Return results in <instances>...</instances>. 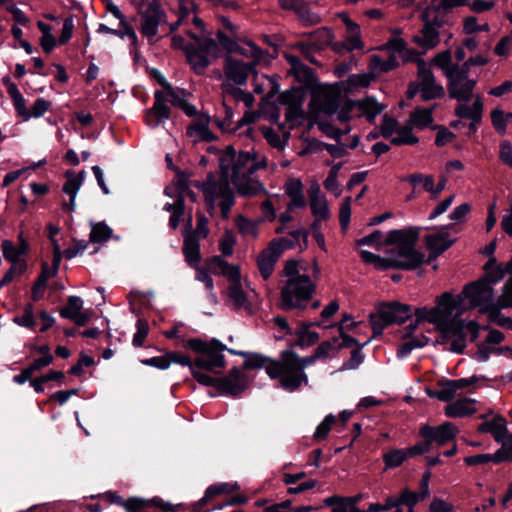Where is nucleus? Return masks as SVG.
I'll return each mask as SVG.
<instances>
[{
    "label": "nucleus",
    "instance_id": "4468645a",
    "mask_svg": "<svg viewBox=\"0 0 512 512\" xmlns=\"http://www.w3.org/2000/svg\"><path fill=\"white\" fill-rule=\"evenodd\" d=\"M460 295H463V303L468 300L470 307H478L481 312L490 313V316L495 317V298L492 286L487 281L466 285Z\"/></svg>",
    "mask_w": 512,
    "mask_h": 512
},
{
    "label": "nucleus",
    "instance_id": "20e7f679",
    "mask_svg": "<svg viewBox=\"0 0 512 512\" xmlns=\"http://www.w3.org/2000/svg\"><path fill=\"white\" fill-rule=\"evenodd\" d=\"M282 277L280 305L283 309L299 308L311 298L315 285L302 264L295 260L287 261Z\"/></svg>",
    "mask_w": 512,
    "mask_h": 512
},
{
    "label": "nucleus",
    "instance_id": "aec40b11",
    "mask_svg": "<svg viewBox=\"0 0 512 512\" xmlns=\"http://www.w3.org/2000/svg\"><path fill=\"white\" fill-rule=\"evenodd\" d=\"M448 78L449 96L459 102H468L476 85V80L470 79L465 69L455 70Z\"/></svg>",
    "mask_w": 512,
    "mask_h": 512
},
{
    "label": "nucleus",
    "instance_id": "f03ea898",
    "mask_svg": "<svg viewBox=\"0 0 512 512\" xmlns=\"http://www.w3.org/2000/svg\"><path fill=\"white\" fill-rule=\"evenodd\" d=\"M186 348L192 350L199 356L192 361L190 357L181 352H168V359L171 363L188 366L193 378L201 385L213 387L217 395H224V375L216 371L217 368H224V344L217 339L203 340L191 338L186 342Z\"/></svg>",
    "mask_w": 512,
    "mask_h": 512
},
{
    "label": "nucleus",
    "instance_id": "f8f14e48",
    "mask_svg": "<svg viewBox=\"0 0 512 512\" xmlns=\"http://www.w3.org/2000/svg\"><path fill=\"white\" fill-rule=\"evenodd\" d=\"M191 183L203 192L207 210H214L217 201L221 217L224 218V156L219 158L218 178L213 172H209L205 181L195 180Z\"/></svg>",
    "mask_w": 512,
    "mask_h": 512
},
{
    "label": "nucleus",
    "instance_id": "603ef678",
    "mask_svg": "<svg viewBox=\"0 0 512 512\" xmlns=\"http://www.w3.org/2000/svg\"><path fill=\"white\" fill-rule=\"evenodd\" d=\"M361 259L367 263L374 265L377 269L385 270L389 269L388 266V257H381L367 250H361L360 252Z\"/></svg>",
    "mask_w": 512,
    "mask_h": 512
},
{
    "label": "nucleus",
    "instance_id": "5fc2aeb1",
    "mask_svg": "<svg viewBox=\"0 0 512 512\" xmlns=\"http://www.w3.org/2000/svg\"><path fill=\"white\" fill-rule=\"evenodd\" d=\"M51 105L50 101L44 98H37L31 109L28 110L27 120L42 117L51 108Z\"/></svg>",
    "mask_w": 512,
    "mask_h": 512
},
{
    "label": "nucleus",
    "instance_id": "412c9836",
    "mask_svg": "<svg viewBox=\"0 0 512 512\" xmlns=\"http://www.w3.org/2000/svg\"><path fill=\"white\" fill-rule=\"evenodd\" d=\"M220 255L207 259L205 266L197 269V279L205 284L207 290L213 289L211 274L224 275V235L218 238Z\"/></svg>",
    "mask_w": 512,
    "mask_h": 512
},
{
    "label": "nucleus",
    "instance_id": "a878e982",
    "mask_svg": "<svg viewBox=\"0 0 512 512\" xmlns=\"http://www.w3.org/2000/svg\"><path fill=\"white\" fill-rule=\"evenodd\" d=\"M210 117L201 115L195 118L186 129V136L193 139V143L212 142L217 137L209 128Z\"/></svg>",
    "mask_w": 512,
    "mask_h": 512
},
{
    "label": "nucleus",
    "instance_id": "09e8293b",
    "mask_svg": "<svg viewBox=\"0 0 512 512\" xmlns=\"http://www.w3.org/2000/svg\"><path fill=\"white\" fill-rule=\"evenodd\" d=\"M1 251L4 259L10 264H15L17 259L22 258L23 256L19 253L18 247L16 244L9 239H5L1 242Z\"/></svg>",
    "mask_w": 512,
    "mask_h": 512
},
{
    "label": "nucleus",
    "instance_id": "338daca9",
    "mask_svg": "<svg viewBox=\"0 0 512 512\" xmlns=\"http://www.w3.org/2000/svg\"><path fill=\"white\" fill-rule=\"evenodd\" d=\"M351 217V198L347 197L343 200L340 211H339V221L343 229H346L349 225Z\"/></svg>",
    "mask_w": 512,
    "mask_h": 512
},
{
    "label": "nucleus",
    "instance_id": "37998d69",
    "mask_svg": "<svg viewBox=\"0 0 512 512\" xmlns=\"http://www.w3.org/2000/svg\"><path fill=\"white\" fill-rule=\"evenodd\" d=\"M226 350L232 354L243 356L244 357L243 365L245 368H248V369L262 368L264 366L267 368V366L271 363V362H269L266 365L267 359L264 358L263 356H261L260 354H249V353H245L243 351H236V350L227 349V348H226Z\"/></svg>",
    "mask_w": 512,
    "mask_h": 512
},
{
    "label": "nucleus",
    "instance_id": "7ed1b4c3",
    "mask_svg": "<svg viewBox=\"0 0 512 512\" xmlns=\"http://www.w3.org/2000/svg\"><path fill=\"white\" fill-rule=\"evenodd\" d=\"M216 35L217 41L210 36L197 35L188 31V36L193 40L192 43L186 42L181 35H174L171 46L173 49L182 50L192 70L202 75L212 60L221 57V48H224V29L219 28Z\"/></svg>",
    "mask_w": 512,
    "mask_h": 512
},
{
    "label": "nucleus",
    "instance_id": "864d4df0",
    "mask_svg": "<svg viewBox=\"0 0 512 512\" xmlns=\"http://www.w3.org/2000/svg\"><path fill=\"white\" fill-rule=\"evenodd\" d=\"M339 169V166L332 167L326 180L324 181L325 189L331 192L335 197H339L342 192L337 181Z\"/></svg>",
    "mask_w": 512,
    "mask_h": 512
},
{
    "label": "nucleus",
    "instance_id": "2eb2a0df",
    "mask_svg": "<svg viewBox=\"0 0 512 512\" xmlns=\"http://www.w3.org/2000/svg\"><path fill=\"white\" fill-rule=\"evenodd\" d=\"M412 310L408 305L392 302L382 304L377 312L371 315V325L374 335L380 334L383 328L394 323H401L411 316Z\"/></svg>",
    "mask_w": 512,
    "mask_h": 512
},
{
    "label": "nucleus",
    "instance_id": "2f4dec72",
    "mask_svg": "<svg viewBox=\"0 0 512 512\" xmlns=\"http://www.w3.org/2000/svg\"><path fill=\"white\" fill-rule=\"evenodd\" d=\"M278 2L283 9L294 11L306 24L320 22V17L312 13L303 0H278Z\"/></svg>",
    "mask_w": 512,
    "mask_h": 512
},
{
    "label": "nucleus",
    "instance_id": "a19ab883",
    "mask_svg": "<svg viewBox=\"0 0 512 512\" xmlns=\"http://www.w3.org/2000/svg\"><path fill=\"white\" fill-rule=\"evenodd\" d=\"M112 233L113 230L105 222H98L92 226L89 240L92 243H103L111 238Z\"/></svg>",
    "mask_w": 512,
    "mask_h": 512
},
{
    "label": "nucleus",
    "instance_id": "3c124183",
    "mask_svg": "<svg viewBox=\"0 0 512 512\" xmlns=\"http://www.w3.org/2000/svg\"><path fill=\"white\" fill-rule=\"evenodd\" d=\"M396 132L397 136L391 140L395 145H411L418 142V138L412 133V127L398 128Z\"/></svg>",
    "mask_w": 512,
    "mask_h": 512
},
{
    "label": "nucleus",
    "instance_id": "393cba45",
    "mask_svg": "<svg viewBox=\"0 0 512 512\" xmlns=\"http://www.w3.org/2000/svg\"><path fill=\"white\" fill-rule=\"evenodd\" d=\"M224 494V483H216L209 486L204 496L191 503L188 507L191 512H210L216 509H221L222 504L216 501V498Z\"/></svg>",
    "mask_w": 512,
    "mask_h": 512
},
{
    "label": "nucleus",
    "instance_id": "de8ad7c7",
    "mask_svg": "<svg viewBox=\"0 0 512 512\" xmlns=\"http://www.w3.org/2000/svg\"><path fill=\"white\" fill-rule=\"evenodd\" d=\"M311 41L316 48H322L332 43L334 33L330 28H321L310 34Z\"/></svg>",
    "mask_w": 512,
    "mask_h": 512
},
{
    "label": "nucleus",
    "instance_id": "4d7b16f0",
    "mask_svg": "<svg viewBox=\"0 0 512 512\" xmlns=\"http://www.w3.org/2000/svg\"><path fill=\"white\" fill-rule=\"evenodd\" d=\"M137 331L133 336L132 344L134 347H142L144 341L149 333V325L148 322L144 319H138L136 322Z\"/></svg>",
    "mask_w": 512,
    "mask_h": 512
},
{
    "label": "nucleus",
    "instance_id": "13d9d810",
    "mask_svg": "<svg viewBox=\"0 0 512 512\" xmlns=\"http://www.w3.org/2000/svg\"><path fill=\"white\" fill-rule=\"evenodd\" d=\"M437 387L440 391V401L450 402L457 394L455 387L449 379L439 380Z\"/></svg>",
    "mask_w": 512,
    "mask_h": 512
},
{
    "label": "nucleus",
    "instance_id": "9b49d317",
    "mask_svg": "<svg viewBox=\"0 0 512 512\" xmlns=\"http://www.w3.org/2000/svg\"><path fill=\"white\" fill-rule=\"evenodd\" d=\"M417 80L409 85L407 96L413 98L416 94L424 101L439 98L444 95V87L437 83L430 66L417 57Z\"/></svg>",
    "mask_w": 512,
    "mask_h": 512
},
{
    "label": "nucleus",
    "instance_id": "f704fd0d",
    "mask_svg": "<svg viewBox=\"0 0 512 512\" xmlns=\"http://www.w3.org/2000/svg\"><path fill=\"white\" fill-rule=\"evenodd\" d=\"M64 176L66 181L62 186V191L67 194L69 198L77 197V193L86 176L85 170H81L77 175L73 170H67Z\"/></svg>",
    "mask_w": 512,
    "mask_h": 512
},
{
    "label": "nucleus",
    "instance_id": "b1692460",
    "mask_svg": "<svg viewBox=\"0 0 512 512\" xmlns=\"http://www.w3.org/2000/svg\"><path fill=\"white\" fill-rule=\"evenodd\" d=\"M308 197L311 213L316 221L328 220L331 216L328 201L317 182L310 184L308 189Z\"/></svg>",
    "mask_w": 512,
    "mask_h": 512
},
{
    "label": "nucleus",
    "instance_id": "f3484780",
    "mask_svg": "<svg viewBox=\"0 0 512 512\" xmlns=\"http://www.w3.org/2000/svg\"><path fill=\"white\" fill-rule=\"evenodd\" d=\"M293 246L292 240L278 238L273 240L267 249L258 257V268L264 279H268L274 271L275 264L280 255Z\"/></svg>",
    "mask_w": 512,
    "mask_h": 512
},
{
    "label": "nucleus",
    "instance_id": "49530a36",
    "mask_svg": "<svg viewBox=\"0 0 512 512\" xmlns=\"http://www.w3.org/2000/svg\"><path fill=\"white\" fill-rule=\"evenodd\" d=\"M310 325L311 324H303L296 331L298 344L302 347L310 346L319 339L318 333L309 329Z\"/></svg>",
    "mask_w": 512,
    "mask_h": 512
},
{
    "label": "nucleus",
    "instance_id": "a211bd4d",
    "mask_svg": "<svg viewBox=\"0 0 512 512\" xmlns=\"http://www.w3.org/2000/svg\"><path fill=\"white\" fill-rule=\"evenodd\" d=\"M384 109V105L369 97L356 102L346 101L344 104V110L337 113L336 118L345 122L352 117L348 115V113L351 112L356 116H364L369 122H372Z\"/></svg>",
    "mask_w": 512,
    "mask_h": 512
},
{
    "label": "nucleus",
    "instance_id": "774afa93",
    "mask_svg": "<svg viewBox=\"0 0 512 512\" xmlns=\"http://www.w3.org/2000/svg\"><path fill=\"white\" fill-rule=\"evenodd\" d=\"M335 422V416L332 414L327 415L324 420L316 428L314 437L316 439H324L329 433L332 424Z\"/></svg>",
    "mask_w": 512,
    "mask_h": 512
},
{
    "label": "nucleus",
    "instance_id": "1a4fd4ad",
    "mask_svg": "<svg viewBox=\"0 0 512 512\" xmlns=\"http://www.w3.org/2000/svg\"><path fill=\"white\" fill-rule=\"evenodd\" d=\"M190 93L183 88H174L172 90H156L154 92V103L153 106L145 111L144 120L145 123L155 128L160 125L161 122L167 119H177V115H172L170 107L167 102H170L172 106L181 108L186 101L187 96Z\"/></svg>",
    "mask_w": 512,
    "mask_h": 512
},
{
    "label": "nucleus",
    "instance_id": "0e129e2a",
    "mask_svg": "<svg viewBox=\"0 0 512 512\" xmlns=\"http://www.w3.org/2000/svg\"><path fill=\"white\" fill-rule=\"evenodd\" d=\"M407 180L415 187L421 184L426 191L433 190V177L430 175L416 173L408 176Z\"/></svg>",
    "mask_w": 512,
    "mask_h": 512
},
{
    "label": "nucleus",
    "instance_id": "58836bf2",
    "mask_svg": "<svg viewBox=\"0 0 512 512\" xmlns=\"http://www.w3.org/2000/svg\"><path fill=\"white\" fill-rule=\"evenodd\" d=\"M433 63L443 71L446 77L453 74L455 70L461 69L458 65L451 63V53L448 50L438 53L433 58Z\"/></svg>",
    "mask_w": 512,
    "mask_h": 512
},
{
    "label": "nucleus",
    "instance_id": "6ab92c4d",
    "mask_svg": "<svg viewBox=\"0 0 512 512\" xmlns=\"http://www.w3.org/2000/svg\"><path fill=\"white\" fill-rule=\"evenodd\" d=\"M480 418L483 420L478 427L480 432L489 433L496 442L512 447V433L508 431L507 421L504 417L490 411L487 414L481 415Z\"/></svg>",
    "mask_w": 512,
    "mask_h": 512
},
{
    "label": "nucleus",
    "instance_id": "bb28decb",
    "mask_svg": "<svg viewBox=\"0 0 512 512\" xmlns=\"http://www.w3.org/2000/svg\"><path fill=\"white\" fill-rule=\"evenodd\" d=\"M226 52H239L241 54L251 53L255 58H259L260 50L252 44H248V48H242L237 41L241 39L240 35H237V27L232 25L226 20Z\"/></svg>",
    "mask_w": 512,
    "mask_h": 512
},
{
    "label": "nucleus",
    "instance_id": "e2e57ef3",
    "mask_svg": "<svg viewBox=\"0 0 512 512\" xmlns=\"http://www.w3.org/2000/svg\"><path fill=\"white\" fill-rule=\"evenodd\" d=\"M140 362L145 366L154 367L159 370H166L170 367L168 353H166L164 356H155L151 358L142 359Z\"/></svg>",
    "mask_w": 512,
    "mask_h": 512
},
{
    "label": "nucleus",
    "instance_id": "8fccbe9b",
    "mask_svg": "<svg viewBox=\"0 0 512 512\" xmlns=\"http://www.w3.org/2000/svg\"><path fill=\"white\" fill-rule=\"evenodd\" d=\"M512 306V279L506 283L502 295L495 299V317L499 316V310Z\"/></svg>",
    "mask_w": 512,
    "mask_h": 512
},
{
    "label": "nucleus",
    "instance_id": "4be33fe9",
    "mask_svg": "<svg viewBox=\"0 0 512 512\" xmlns=\"http://www.w3.org/2000/svg\"><path fill=\"white\" fill-rule=\"evenodd\" d=\"M458 433V428L451 422H444L438 426L424 425L420 428V435L430 442L431 446H443L453 441Z\"/></svg>",
    "mask_w": 512,
    "mask_h": 512
},
{
    "label": "nucleus",
    "instance_id": "c9c22d12",
    "mask_svg": "<svg viewBox=\"0 0 512 512\" xmlns=\"http://www.w3.org/2000/svg\"><path fill=\"white\" fill-rule=\"evenodd\" d=\"M248 385L245 375L237 368L231 369L226 377V394L237 395L242 392Z\"/></svg>",
    "mask_w": 512,
    "mask_h": 512
},
{
    "label": "nucleus",
    "instance_id": "473e14b6",
    "mask_svg": "<svg viewBox=\"0 0 512 512\" xmlns=\"http://www.w3.org/2000/svg\"><path fill=\"white\" fill-rule=\"evenodd\" d=\"M56 277L50 272V266L46 261L41 262V271L31 287V299L38 302L43 299L45 289L50 278Z\"/></svg>",
    "mask_w": 512,
    "mask_h": 512
},
{
    "label": "nucleus",
    "instance_id": "6e6552de",
    "mask_svg": "<svg viewBox=\"0 0 512 512\" xmlns=\"http://www.w3.org/2000/svg\"><path fill=\"white\" fill-rule=\"evenodd\" d=\"M254 290L242 276L240 267L226 264V308L245 315L253 313Z\"/></svg>",
    "mask_w": 512,
    "mask_h": 512
},
{
    "label": "nucleus",
    "instance_id": "a18cd8bd",
    "mask_svg": "<svg viewBox=\"0 0 512 512\" xmlns=\"http://www.w3.org/2000/svg\"><path fill=\"white\" fill-rule=\"evenodd\" d=\"M409 458V452L406 449H393L383 455L386 469L400 466Z\"/></svg>",
    "mask_w": 512,
    "mask_h": 512
},
{
    "label": "nucleus",
    "instance_id": "cd10ccee",
    "mask_svg": "<svg viewBox=\"0 0 512 512\" xmlns=\"http://www.w3.org/2000/svg\"><path fill=\"white\" fill-rule=\"evenodd\" d=\"M477 411L476 400L472 398H459L448 403L444 412L450 418H463Z\"/></svg>",
    "mask_w": 512,
    "mask_h": 512
},
{
    "label": "nucleus",
    "instance_id": "423d86ee",
    "mask_svg": "<svg viewBox=\"0 0 512 512\" xmlns=\"http://www.w3.org/2000/svg\"><path fill=\"white\" fill-rule=\"evenodd\" d=\"M317 359L315 354L301 358L293 351L287 350L282 353L280 361H271L267 366V374L272 379H279L283 389L293 392L302 384L308 383L304 369Z\"/></svg>",
    "mask_w": 512,
    "mask_h": 512
},
{
    "label": "nucleus",
    "instance_id": "680f3d73",
    "mask_svg": "<svg viewBox=\"0 0 512 512\" xmlns=\"http://www.w3.org/2000/svg\"><path fill=\"white\" fill-rule=\"evenodd\" d=\"M74 30V16L70 15L69 17H66L63 21V27L61 34L58 38V43L60 45L67 44L70 39L72 38Z\"/></svg>",
    "mask_w": 512,
    "mask_h": 512
},
{
    "label": "nucleus",
    "instance_id": "72a5a7b5",
    "mask_svg": "<svg viewBox=\"0 0 512 512\" xmlns=\"http://www.w3.org/2000/svg\"><path fill=\"white\" fill-rule=\"evenodd\" d=\"M362 47L363 43L361 40L360 26L357 24L354 27L347 29L344 42L335 44L333 48L335 51L341 52L342 49L353 51L361 49Z\"/></svg>",
    "mask_w": 512,
    "mask_h": 512
},
{
    "label": "nucleus",
    "instance_id": "dca6fc26",
    "mask_svg": "<svg viewBox=\"0 0 512 512\" xmlns=\"http://www.w3.org/2000/svg\"><path fill=\"white\" fill-rule=\"evenodd\" d=\"M138 9L141 17L140 32L152 44L154 43L153 37L158 33L160 23L166 21V13L159 0L149 2L145 10H141V7Z\"/></svg>",
    "mask_w": 512,
    "mask_h": 512
},
{
    "label": "nucleus",
    "instance_id": "c756f323",
    "mask_svg": "<svg viewBox=\"0 0 512 512\" xmlns=\"http://www.w3.org/2000/svg\"><path fill=\"white\" fill-rule=\"evenodd\" d=\"M283 102L287 104L285 118L290 128L299 126L304 117V112L301 108V101L295 99L294 93H286L282 96Z\"/></svg>",
    "mask_w": 512,
    "mask_h": 512
},
{
    "label": "nucleus",
    "instance_id": "4c0bfd02",
    "mask_svg": "<svg viewBox=\"0 0 512 512\" xmlns=\"http://www.w3.org/2000/svg\"><path fill=\"white\" fill-rule=\"evenodd\" d=\"M432 122V109L429 108L416 109L410 116L412 127L417 129L428 127Z\"/></svg>",
    "mask_w": 512,
    "mask_h": 512
},
{
    "label": "nucleus",
    "instance_id": "39448f33",
    "mask_svg": "<svg viewBox=\"0 0 512 512\" xmlns=\"http://www.w3.org/2000/svg\"><path fill=\"white\" fill-rule=\"evenodd\" d=\"M418 236V228L413 227L388 232L385 245H395L387 251L389 268L411 270L424 261V254L415 249Z\"/></svg>",
    "mask_w": 512,
    "mask_h": 512
},
{
    "label": "nucleus",
    "instance_id": "f257e3e1",
    "mask_svg": "<svg viewBox=\"0 0 512 512\" xmlns=\"http://www.w3.org/2000/svg\"><path fill=\"white\" fill-rule=\"evenodd\" d=\"M463 295L444 292L436 298L433 307H419L414 311L415 321L403 330L404 343L398 349L400 357H406L415 348L427 345L429 339L424 335L425 324H432L441 334L440 343L445 349L461 353L467 342L476 339L479 325L475 321H464L459 317L467 310Z\"/></svg>",
    "mask_w": 512,
    "mask_h": 512
},
{
    "label": "nucleus",
    "instance_id": "0eeeda50",
    "mask_svg": "<svg viewBox=\"0 0 512 512\" xmlns=\"http://www.w3.org/2000/svg\"><path fill=\"white\" fill-rule=\"evenodd\" d=\"M232 161L231 182L242 196H255L264 190L261 183L252 177L257 169L254 157L248 152L237 156L231 146H226V161Z\"/></svg>",
    "mask_w": 512,
    "mask_h": 512
},
{
    "label": "nucleus",
    "instance_id": "c03bdc74",
    "mask_svg": "<svg viewBox=\"0 0 512 512\" xmlns=\"http://www.w3.org/2000/svg\"><path fill=\"white\" fill-rule=\"evenodd\" d=\"M512 120V113H505L501 108L491 112V121L494 129L501 135L505 134L507 123Z\"/></svg>",
    "mask_w": 512,
    "mask_h": 512
},
{
    "label": "nucleus",
    "instance_id": "c85d7f7f",
    "mask_svg": "<svg viewBox=\"0 0 512 512\" xmlns=\"http://www.w3.org/2000/svg\"><path fill=\"white\" fill-rule=\"evenodd\" d=\"M182 252L191 268H198L201 262L200 238L193 234L184 235Z\"/></svg>",
    "mask_w": 512,
    "mask_h": 512
},
{
    "label": "nucleus",
    "instance_id": "5701e85b",
    "mask_svg": "<svg viewBox=\"0 0 512 512\" xmlns=\"http://www.w3.org/2000/svg\"><path fill=\"white\" fill-rule=\"evenodd\" d=\"M422 19L425 21V24L421 31L414 35L413 42L424 50L433 49L440 42V37L438 29L431 23L430 8H426L423 11Z\"/></svg>",
    "mask_w": 512,
    "mask_h": 512
},
{
    "label": "nucleus",
    "instance_id": "7c9ffc66",
    "mask_svg": "<svg viewBox=\"0 0 512 512\" xmlns=\"http://www.w3.org/2000/svg\"><path fill=\"white\" fill-rule=\"evenodd\" d=\"M425 241L431 255L437 257L453 244L454 239L445 231H437L427 235Z\"/></svg>",
    "mask_w": 512,
    "mask_h": 512
},
{
    "label": "nucleus",
    "instance_id": "bf43d9fd",
    "mask_svg": "<svg viewBox=\"0 0 512 512\" xmlns=\"http://www.w3.org/2000/svg\"><path fill=\"white\" fill-rule=\"evenodd\" d=\"M371 341V339L366 340L362 346L351 353L350 359L345 362L342 367L340 368L341 371L343 370H352L358 368L362 362L364 361V355L361 352V348L368 344Z\"/></svg>",
    "mask_w": 512,
    "mask_h": 512
},
{
    "label": "nucleus",
    "instance_id": "6e6d98bb",
    "mask_svg": "<svg viewBox=\"0 0 512 512\" xmlns=\"http://www.w3.org/2000/svg\"><path fill=\"white\" fill-rule=\"evenodd\" d=\"M264 136L267 142L274 148L279 150L283 149L286 145L287 138L289 137V132L284 131L283 137L280 136L277 132L272 129H267L264 131Z\"/></svg>",
    "mask_w": 512,
    "mask_h": 512
},
{
    "label": "nucleus",
    "instance_id": "69168bd1",
    "mask_svg": "<svg viewBox=\"0 0 512 512\" xmlns=\"http://www.w3.org/2000/svg\"><path fill=\"white\" fill-rule=\"evenodd\" d=\"M400 503L401 505H406L407 507H415V505L422 499V494L410 491L405 488L401 491L400 495Z\"/></svg>",
    "mask_w": 512,
    "mask_h": 512
},
{
    "label": "nucleus",
    "instance_id": "e433bc0d",
    "mask_svg": "<svg viewBox=\"0 0 512 512\" xmlns=\"http://www.w3.org/2000/svg\"><path fill=\"white\" fill-rule=\"evenodd\" d=\"M253 81L254 92L257 94L266 92L268 97H273L279 91V85L271 77L255 75Z\"/></svg>",
    "mask_w": 512,
    "mask_h": 512
},
{
    "label": "nucleus",
    "instance_id": "ddd939ff",
    "mask_svg": "<svg viewBox=\"0 0 512 512\" xmlns=\"http://www.w3.org/2000/svg\"><path fill=\"white\" fill-rule=\"evenodd\" d=\"M104 497L110 504L123 507L126 512H137L142 508L150 507L158 508L162 512H180L185 508L184 504L174 505L170 502H165L159 496H155L151 499H144L136 496L124 499L114 491H107L104 494Z\"/></svg>",
    "mask_w": 512,
    "mask_h": 512
},
{
    "label": "nucleus",
    "instance_id": "79ce46f5",
    "mask_svg": "<svg viewBox=\"0 0 512 512\" xmlns=\"http://www.w3.org/2000/svg\"><path fill=\"white\" fill-rule=\"evenodd\" d=\"M83 308V300L79 296L71 295L67 298L66 306L59 310V314L64 319H72Z\"/></svg>",
    "mask_w": 512,
    "mask_h": 512
},
{
    "label": "nucleus",
    "instance_id": "9d476101",
    "mask_svg": "<svg viewBox=\"0 0 512 512\" xmlns=\"http://www.w3.org/2000/svg\"><path fill=\"white\" fill-rule=\"evenodd\" d=\"M252 70L250 64L242 63L236 56L226 57V93L231 94L237 101H242L246 107L252 106L254 97L241 89L246 84Z\"/></svg>",
    "mask_w": 512,
    "mask_h": 512
},
{
    "label": "nucleus",
    "instance_id": "ea45409f",
    "mask_svg": "<svg viewBox=\"0 0 512 512\" xmlns=\"http://www.w3.org/2000/svg\"><path fill=\"white\" fill-rule=\"evenodd\" d=\"M235 224L239 232L246 238L255 239L258 236L259 221H251L242 215L237 216Z\"/></svg>",
    "mask_w": 512,
    "mask_h": 512
},
{
    "label": "nucleus",
    "instance_id": "052dcab7",
    "mask_svg": "<svg viewBox=\"0 0 512 512\" xmlns=\"http://www.w3.org/2000/svg\"><path fill=\"white\" fill-rule=\"evenodd\" d=\"M381 237H382L381 231L376 230L373 233H371L370 235H367V236L357 240V245L358 246L369 245V246H373L377 250H381L383 248V246H386L385 241L381 242Z\"/></svg>",
    "mask_w": 512,
    "mask_h": 512
}]
</instances>
